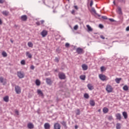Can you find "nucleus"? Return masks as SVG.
I'll return each instance as SVG.
<instances>
[{
    "label": "nucleus",
    "mask_w": 129,
    "mask_h": 129,
    "mask_svg": "<svg viewBox=\"0 0 129 129\" xmlns=\"http://www.w3.org/2000/svg\"><path fill=\"white\" fill-rule=\"evenodd\" d=\"M15 91H16V93H17V94H21V92L22 91L21 87H20L19 86H16L15 87Z\"/></svg>",
    "instance_id": "1"
},
{
    "label": "nucleus",
    "mask_w": 129,
    "mask_h": 129,
    "mask_svg": "<svg viewBox=\"0 0 129 129\" xmlns=\"http://www.w3.org/2000/svg\"><path fill=\"white\" fill-rule=\"evenodd\" d=\"M106 90L109 93L110 92H112V87H111V86H110V85H107Z\"/></svg>",
    "instance_id": "2"
},
{
    "label": "nucleus",
    "mask_w": 129,
    "mask_h": 129,
    "mask_svg": "<svg viewBox=\"0 0 129 129\" xmlns=\"http://www.w3.org/2000/svg\"><path fill=\"white\" fill-rule=\"evenodd\" d=\"M0 82L2 83L3 85H6L7 84V79H4V77H0Z\"/></svg>",
    "instance_id": "3"
},
{
    "label": "nucleus",
    "mask_w": 129,
    "mask_h": 129,
    "mask_svg": "<svg viewBox=\"0 0 129 129\" xmlns=\"http://www.w3.org/2000/svg\"><path fill=\"white\" fill-rule=\"evenodd\" d=\"M17 76L19 77V78L22 79L25 77V75L23 73H22L21 72H18Z\"/></svg>",
    "instance_id": "4"
},
{
    "label": "nucleus",
    "mask_w": 129,
    "mask_h": 129,
    "mask_svg": "<svg viewBox=\"0 0 129 129\" xmlns=\"http://www.w3.org/2000/svg\"><path fill=\"white\" fill-rule=\"evenodd\" d=\"M99 78L102 80V81H105V80H106V76L103 74L99 75Z\"/></svg>",
    "instance_id": "5"
},
{
    "label": "nucleus",
    "mask_w": 129,
    "mask_h": 129,
    "mask_svg": "<svg viewBox=\"0 0 129 129\" xmlns=\"http://www.w3.org/2000/svg\"><path fill=\"white\" fill-rule=\"evenodd\" d=\"M58 76L60 79H65V78H66L65 74L63 73H59L58 74Z\"/></svg>",
    "instance_id": "6"
},
{
    "label": "nucleus",
    "mask_w": 129,
    "mask_h": 129,
    "mask_svg": "<svg viewBox=\"0 0 129 129\" xmlns=\"http://www.w3.org/2000/svg\"><path fill=\"white\" fill-rule=\"evenodd\" d=\"M116 12L120 16H121L122 15V11H121V8L119 7L117 8V9L116 10Z\"/></svg>",
    "instance_id": "7"
},
{
    "label": "nucleus",
    "mask_w": 129,
    "mask_h": 129,
    "mask_svg": "<svg viewBox=\"0 0 129 129\" xmlns=\"http://www.w3.org/2000/svg\"><path fill=\"white\" fill-rule=\"evenodd\" d=\"M54 129H60L61 125H60V124H59L58 123H56L54 125Z\"/></svg>",
    "instance_id": "8"
},
{
    "label": "nucleus",
    "mask_w": 129,
    "mask_h": 129,
    "mask_svg": "<svg viewBox=\"0 0 129 129\" xmlns=\"http://www.w3.org/2000/svg\"><path fill=\"white\" fill-rule=\"evenodd\" d=\"M47 34L48 32L46 30H43L41 33V35L43 38L45 37Z\"/></svg>",
    "instance_id": "9"
},
{
    "label": "nucleus",
    "mask_w": 129,
    "mask_h": 129,
    "mask_svg": "<svg viewBox=\"0 0 129 129\" xmlns=\"http://www.w3.org/2000/svg\"><path fill=\"white\" fill-rule=\"evenodd\" d=\"M21 19L22 21L26 22V21H27V20L28 19V17H27L26 15H23L21 16Z\"/></svg>",
    "instance_id": "10"
},
{
    "label": "nucleus",
    "mask_w": 129,
    "mask_h": 129,
    "mask_svg": "<svg viewBox=\"0 0 129 129\" xmlns=\"http://www.w3.org/2000/svg\"><path fill=\"white\" fill-rule=\"evenodd\" d=\"M82 52H83V49H82V48L79 47L77 49V52L78 54H82Z\"/></svg>",
    "instance_id": "11"
},
{
    "label": "nucleus",
    "mask_w": 129,
    "mask_h": 129,
    "mask_svg": "<svg viewBox=\"0 0 129 129\" xmlns=\"http://www.w3.org/2000/svg\"><path fill=\"white\" fill-rule=\"evenodd\" d=\"M37 93L38 95H40V96H44V94H43V92H42L41 90L40 89L37 90Z\"/></svg>",
    "instance_id": "12"
},
{
    "label": "nucleus",
    "mask_w": 129,
    "mask_h": 129,
    "mask_svg": "<svg viewBox=\"0 0 129 129\" xmlns=\"http://www.w3.org/2000/svg\"><path fill=\"white\" fill-rule=\"evenodd\" d=\"M82 68L83 69V70L86 71L87 69H88V67L87 65L84 64L82 66Z\"/></svg>",
    "instance_id": "13"
},
{
    "label": "nucleus",
    "mask_w": 129,
    "mask_h": 129,
    "mask_svg": "<svg viewBox=\"0 0 129 129\" xmlns=\"http://www.w3.org/2000/svg\"><path fill=\"white\" fill-rule=\"evenodd\" d=\"M115 116H116V118L117 119H118L119 120H120V119H121V115H120V113L116 114Z\"/></svg>",
    "instance_id": "14"
},
{
    "label": "nucleus",
    "mask_w": 129,
    "mask_h": 129,
    "mask_svg": "<svg viewBox=\"0 0 129 129\" xmlns=\"http://www.w3.org/2000/svg\"><path fill=\"white\" fill-rule=\"evenodd\" d=\"M28 128H34V124L32 123H29L27 125Z\"/></svg>",
    "instance_id": "15"
},
{
    "label": "nucleus",
    "mask_w": 129,
    "mask_h": 129,
    "mask_svg": "<svg viewBox=\"0 0 129 129\" xmlns=\"http://www.w3.org/2000/svg\"><path fill=\"white\" fill-rule=\"evenodd\" d=\"M46 83L48 84L49 85H51L52 84V81L50 79H46Z\"/></svg>",
    "instance_id": "16"
},
{
    "label": "nucleus",
    "mask_w": 129,
    "mask_h": 129,
    "mask_svg": "<svg viewBox=\"0 0 129 129\" xmlns=\"http://www.w3.org/2000/svg\"><path fill=\"white\" fill-rule=\"evenodd\" d=\"M122 115L124 117V118H125V119H126V118H127V113H126V112H123Z\"/></svg>",
    "instance_id": "17"
},
{
    "label": "nucleus",
    "mask_w": 129,
    "mask_h": 129,
    "mask_svg": "<svg viewBox=\"0 0 129 129\" xmlns=\"http://www.w3.org/2000/svg\"><path fill=\"white\" fill-rule=\"evenodd\" d=\"M44 128L45 129L50 128V124H49V123H45L44 124Z\"/></svg>",
    "instance_id": "18"
},
{
    "label": "nucleus",
    "mask_w": 129,
    "mask_h": 129,
    "mask_svg": "<svg viewBox=\"0 0 129 129\" xmlns=\"http://www.w3.org/2000/svg\"><path fill=\"white\" fill-rule=\"evenodd\" d=\"M87 87L89 90H93V86L91 84H89L87 85Z\"/></svg>",
    "instance_id": "19"
},
{
    "label": "nucleus",
    "mask_w": 129,
    "mask_h": 129,
    "mask_svg": "<svg viewBox=\"0 0 129 129\" xmlns=\"http://www.w3.org/2000/svg\"><path fill=\"white\" fill-rule=\"evenodd\" d=\"M120 80H121V78H117L115 79V81L117 84H119Z\"/></svg>",
    "instance_id": "20"
},
{
    "label": "nucleus",
    "mask_w": 129,
    "mask_h": 129,
    "mask_svg": "<svg viewBox=\"0 0 129 129\" xmlns=\"http://www.w3.org/2000/svg\"><path fill=\"white\" fill-rule=\"evenodd\" d=\"M103 112H104V113H107V112H108V108L106 107L103 108Z\"/></svg>",
    "instance_id": "21"
},
{
    "label": "nucleus",
    "mask_w": 129,
    "mask_h": 129,
    "mask_svg": "<svg viewBox=\"0 0 129 129\" xmlns=\"http://www.w3.org/2000/svg\"><path fill=\"white\" fill-rule=\"evenodd\" d=\"M2 14L3 15H4V16H8L9 15V11H4L3 12H2Z\"/></svg>",
    "instance_id": "22"
},
{
    "label": "nucleus",
    "mask_w": 129,
    "mask_h": 129,
    "mask_svg": "<svg viewBox=\"0 0 129 129\" xmlns=\"http://www.w3.org/2000/svg\"><path fill=\"white\" fill-rule=\"evenodd\" d=\"M26 56H27V57H28V58H32V54L31 53H30V52L29 51H27L26 52Z\"/></svg>",
    "instance_id": "23"
},
{
    "label": "nucleus",
    "mask_w": 129,
    "mask_h": 129,
    "mask_svg": "<svg viewBox=\"0 0 129 129\" xmlns=\"http://www.w3.org/2000/svg\"><path fill=\"white\" fill-rule=\"evenodd\" d=\"M90 104L91 106H94L95 105V102L93 100H91L90 101Z\"/></svg>",
    "instance_id": "24"
},
{
    "label": "nucleus",
    "mask_w": 129,
    "mask_h": 129,
    "mask_svg": "<svg viewBox=\"0 0 129 129\" xmlns=\"http://www.w3.org/2000/svg\"><path fill=\"white\" fill-rule=\"evenodd\" d=\"M4 100L5 102H9V96H6L4 98Z\"/></svg>",
    "instance_id": "25"
},
{
    "label": "nucleus",
    "mask_w": 129,
    "mask_h": 129,
    "mask_svg": "<svg viewBox=\"0 0 129 129\" xmlns=\"http://www.w3.org/2000/svg\"><path fill=\"white\" fill-rule=\"evenodd\" d=\"M28 47H29L30 48H33V43H32V42H29L28 43Z\"/></svg>",
    "instance_id": "26"
},
{
    "label": "nucleus",
    "mask_w": 129,
    "mask_h": 129,
    "mask_svg": "<svg viewBox=\"0 0 129 129\" xmlns=\"http://www.w3.org/2000/svg\"><path fill=\"white\" fill-rule=\"evenodd\" d=\"M123 89L125 91H127V90H128V87L127 86H126V85H125V86H123Z\"/></svg>",
    "instance_id": "27"
},
{
    "label": "nucleus",
    "mask_w": 129,
    "mask_h": 129,
    "mask_svg": "<svg viewBox=\"0 0 129 129\" xmlns=\"http://www.w3.org/2000/svg\"><path fill=\"white\" fill-rule=\"evenodd\" d=\"M35 83H36V85H37V86H39L40 85V84H41V83L40 82V80H36Z\"/></svg>",
    "instance_id": "28"
},
{
    "label": "nucleus",
    "mask_w": 129,
    "mask_h": 129,
    "mask_svg": "<svg viewBox=\"0 0 129 129\" xmlns=\"http://www.w3.org/2000/svg\"><path fill=\"white\" fill-rule=\"evenodd\" d=\"M80 79H81V80H85V78H86L85 75L80 76Z\"/></svg>",
    "instance_id": "29"
},
{
    "label": "nucleus",
    "mask_w": 129,
    "mask_h": 129,
    "mask_svg": "<svg viewBox=\"0 0 129 129\" xmlns=\"http://www.w3.org/2000/svg\"><path fill=\"white\" fill-rule=\"evenodd\" d=\"M84 97L87 99H88V98H89V95H88L87 93H85L84 95Z\"/></svg>",
    "instance_id": "30"
},
{
    "label": "nucleus",
    "mask_w": 129,
    "mask_h": 129,
    "mask_svg": "<svg viewBox=\"0 0 129 129\" xmlns=\"http://www.w3.org/2000/svg\"><path fill=\"white\" fill-rule=\"evenodd\" d=\"M2 55L3 56V57H7L8 56V54H7V52H6V51H3Z\"/></svg>",
    "instance_id": "31"
},
{
    "label": "nucleus",
    "mask_w": 129,
    "mask_h": 129,
    "mask_svg": "<svg viewBox=\"0 0 129 129\" xmlns=\"http://www.w3.org/2000/svg\"><path fill=\"white\" fill-rule=\"evenodd\" d=\"M116 129H120V123H117L116 126Z\"/></svg>",
    "instance_id": "32"
},
{
    "label": "nucleus",
    "mask_w": 129,
    "mask_h": 129,
    "mask_svg": "<svg viewBox=\"0 0 129 129\" xmlns=\"http://www.w3.org/2000/svg\"><path fill=\"white\" fill-rule=\"evenodd\" d=\"M87 28L88 29V30L90 31V32H91V31H92V28H91V27H90V26L87 25Z\"/></svg>",
    "instance_id": "33"
},
{
    "label": "nucleus",
    "mask_w": 129,
    "mask_h": 129,
    "mask_svg": "<svg viewBox=\"0 0 129 129\" xmlns=\"http://www.w3.org/2000/svg\"><path fill=\"white\" fill-rule=\"evenodd\" d=\"M91 11L93 12V13H94L95 15H97V13H96V11H95V9L94 8H92Z\"/></svg>",
    "instance_id": "34"
},
{
    "label": "nucleus",
    "mask_w": 129,
    "mask_h": 129,
    "mask_svg": "<svg viewBox=\"0 0 129 129\" xmlns=\"http://www.w3.org/2000/svg\"><path fill=\"white\" fill-rule=\"evenodd\" d=\"M76 114L77 115H79L80 114V110L79 109L76 110Z\"/></svg>",
    "instance_id": "35"
},
{
    "label": "nucleus",
    "mask_w": 129,
    "mask_h": 129,
    "mask_svg": "<svg viewBox=\"0 0 129 129\" xmlns=\"http://www.w3.org/2000/svg\"><path fill=\"white\" fill-rule=\"evenodd\" d=\"M21 63L22 65H25L26 64V61H25V60H22L21 61Z\"/></svg>",
    "instance_id": "36"
},
{
    "label": "nucleus",
    "mask_w": 129,
    "mask_h": 129,
    "mask_svg": "<svg viewBox=\"0 0 129 129\" xmlns=\"http://www.w3.org/2000/svg\"><path fill=\"white\" fill-rule=\"evenodd\" d=\"M113 118L112 117V116H109L108 118V119L109 120H112Z\"/></svg>",
    "instance_id": "37"
},
{
    "label": "nucleus",
    "mask_w": 129,
    "mask_h": 129,
    "mask_svg": "<svg viewBox=\"0 0 129 129\" xmlns=\"http://www.w3.org/2000/svg\"><path fill=\"white\" fill-rule=\"evenodd\" d=\"M100 38H101V39H102L103 40H104V39H105V37H104V36L101 35L100 36Z\"/></svg>",
    "instance_id": "38"
},
{
    "label": "nucleus",
    "mask_w": 129,
    "mask_h": 129,
    "mask_svg": "<svg viewBox=\"0 0 129 129\" xmlns=\"http://www.w3.org/2000/svg\"><path fill=\"white\" fill-rule=\"evenodd\" d=\"M74 30H76L78 29V25H76L74 27Z\"/></svg>",
    "instance_id": "39"
},
{
    "label": "nucleus",
    "mask_w": 129,
    "mask_h": 129,
    "mask_svg": "<svg viewBox=\"0 0 129 129\" xmlns=\"http://www.w3.org/2000/svg\"><path fill=\"white\" fill-rule=\"evenodd\" d=\"M65 46L67 48H68V47H69V46H70V44L69 43H66Z\"/></svg>",
    "instance_id": "40"
},
{
    "label": "nucleus",
    "mask_w": 129,
    "mask_h": 129,
    "mask_svg": "<svg viewBox=\"0 0 129 129\" xmlns=\"http://www.w3.org/2000/svg\"><path fill=\"white\" fill-rule=\"evenodd\" d=\"M102 19H103V20H107V17L106 16H102Z\"/></svg>",
    "instance_id": "41"
},
{
    "label": "nucleus",
    "mask_w": 129,
    "mask_h": 129,
    "mask_svg": "<svg viewBox=\"0 0 129 129\" xmlns=\"http://www.w3.org/2000/svg\"><path fill=\"white\" fill-rule=\"evenodd\" d=\"M54 61L55 62H59V59L58 58V57H55Z\"/></svg>",
    "instance_id": "42"
},
{
    "label": "nucleus",
    "mask_w": 129,
    "mask_h": 129,
    "mask_svg": "<svg viewBox=\"0 0 129 129\" xmlns=\"http://www.w3.org/2000/svg\"><path fill=\"white\" fill-rule=\"evenodd\" d=\"M90 7H92L93 6V1H91L90 4Z\"/></svg>",
    "instance_id": "43"
},
{
    "label": "nucleus",
    "mask_w": 129,
    "mask_h": 129,
    "mask_svg": "<svg viewBox=\"0 0 129 129\" xmlns=\"http://www.w3.org/2000/svg\"><path fill=\"white\" fill-rule=\"evenodd\" d=\"M99 27L100 29H102L103 28V25H102V24H99Z\"/></svg>",
    "instance_id": "44"
},
{
    "label": "nucleus",
    "mask_w": 129,
    "mask_h": 129,
    "mask_svg": "<svg viewBox=\"0 0 129 129\" xmlns=\"http://www.w3.org/2000/svg\"><path fill=\"white\" fill-rule=\"evenodd\" d=\"M101 71H104V67H101Z\"/></svg>",
    "instance_id": "45"
},
{
    "label": "nucleus",
    "mask_w": 129,
    "mask_h": 129,
    "mask_svg": "<svg viewBox=\"0 0 129 129\" xmlns=\"http://www.w3.org/2000/svg\"><path fill=\"white\" fill-rule=\"evenodd\" d=\"M36 25L37 26H40L41 25V24L40 23V22L38 21L36 23Z\"/></svg>",
    "instance_id": "46"
},
{
    "label": "nucleus",
    "mask_w": 129,
    "mask_h": 129,
    "mask_svg": "<svg viewBox=\"0 0 129 129\" xmlns=\"http://www.w3.org/2000/svg\"><path fill=\"white\" fill-rule=\"evenodd\" d=\"M30 68L32 70H34V69H35V67L34 66H31Z\"/></svg>",
    "instance_id": "47"
},
{
    "label": "nucleus",
    "mask_w": 129,
    "mask_h": 129,
    "mask_svg": "<svg viewBox=\"0 0 129 129\" xmlns=\"http://www.w3.org/2000/svg\"><path fill=\"white\" fill-rule=\"evenodd\" d=\"M40 23H41V25H43L44 24V23H45V21L41 20Z\"/></svg>",
    "instance_id": "48"
},
{
    "label": "nucleus",
    "mask_w": 129,
    "mask_h": 129,
    "mask_svg": "<svg viewBox=\"0 0 129 129\" xmlns=\"http://www.w3.org/2000/svg\"><path fill=\"white\" fill-rule=\"evenodd\" d=\"M5 3V0H0V4H4Z\"/></svg>",
    "instance_id": "49"
},
{
    "label": "nucleus",
    "mask_w": 129,
    "mask_h": 129,
    "mask_svg": "<svg viewBox=\"0 0 129 129\" xmlns=\"http://www.w3.org/2000/svg\"><path fill=\"white\" fill-rule=\"evenodd\" d=\"M109 20L110 21V22H114V20L113 19L110 18Z\"/></svg>",
    "instance_id": "50"
},
{
    "label": "nucleus",
    "mask_w": 129,
    "mask_h": 129,
    "mask_svg": "<svg viewBox=\"0 0 129 129\" xmlns=\"http://www.w3.org/2000/svg\"><path fill=\"white\" fill-rule=\"evenodd\" d=\"M15 113H16V114H17V115H19V111L16 110V111H15Z\"/></svg>",
    "instance_id": "51"
},
{
    "label": "nucleus",
    "mask_w": 129,
    "mask_h": 129,
    "mask_svg": "<svg viewBox=\"0 0 129 129\" xmlns=\"http://www.w3.org/2000/svg\"><path fill=\"white\" fill-rule=\"evenodd\" d=\"M120 3H124V0H119Z\"/></svg>",
    "instance_id": "52"
},
{
    "label": "nucleus",
    "mask_w": 129,
    "mask_h": 129,
    "mask_svg": "<svg viewBox=\"0 0 129 129\" xmlns=\"http://www.w3.org/2000/svg\"><path fill=\"white\" fill-rule=\"evenodd\" d=\"M74 8L76 10H78V7H77V6H75Z\"/></svg>",
    "instance_id": "53"
},
{
    "label": "nucleus",
    "mask_w": 129,
    "mask_h": 129,
    "mask_svg": "<svg viewBox=\"0 0 129 129\" xmlns=\"http://www.w3.org/2000/svg\"><path fill=\"white\" fill-rule=\"evenodd\" d=\"M3 24V21H2V19H0V25Z\"/></svg>",
    "instance_id": "54"
},
{
    "label": "nucleus",
    "mask_w": 129,
    "mask_h": 129,
    "mask_svg": "<svg viewBox=\"0 0 129 129\" xmlns=\"http://www.w3.org/2000/svg\"><path fill=\"white\" fill-rule=\"evenodd\" d=\"M126 31H129V26L126 27Z\"/></svg>",
    "instance_id": "55"
},
{
    "label": "nucleus",
    "mask_w": 129,
    "mask_h": 129,
    "mask_svg": "<svg viewBox=\"0 0 129 129\" xmlns=\"http://www.w3.org/2000/svg\"><path fill=\"white\" fill-rule=\"evenodd\" d=\"M74 13H75V11L74 10H73L72 11V14H74Z\"/></svg>",
    "instance_id": "56"
},
{
    "label": "nucleus",
    "mask_w": 129,
    "mask_h": 129,
    "mask_svg": "<svg viewBox=\"0 0 129 129\" xmlns=\"http://www.w3.org/2000/svg\"><path fill=\"white\" fill-rule=\"evenodd\" d=\"M75 128H76V129L78 128V126L75 125Z\"/></svg>",
    "instance_id": "57"
},
{
    "label": "nucleus",
    "mask_w": 129,
    "mask_h": 129,
    "mask_svg": "<svg viewBox=\"0 0 129 129\" xmlns=\"http://www.w3.org/2000/svg\"><path fill=\"white\" fill-rule=\"evenodd\" d=\"M113 4L114 5H115V1H113Z\"/></svg>",
    "instance_id": "58"
},
{
    "label": "nucleus",
    "mask_w": 129,
    "mask_h": 129,
    "mask_svg": "<svg viewBox=\"0 0 129 129\" xmlns=\"http://www.w3.org/2000/svg\"><path fill=\"white\" fill-rule=\"evenodd\" d=\"M62 124H63V125H65V122H62Z\"/></svg>",
    "instance_id": "59"
},
{
    "label": "nucleus",
    "mask_w": 129,
    "mask_h": 129,
    "mask_svg": "<svg viewBox=\"0 0 129 129\" xmlns=\"http://www.w3.org/2000/svg\"><path fill=\"white\" fill-rule=\"evenodd\" d=\"M96 15H97V16H99V17H100V15L99 14H98L97 13V14H96Z\"/></svg>",
    "instance_id": "60"
},
{
    "label": "nucleus",
    "mask_w": 129,
    "mask_h": 129,
    "mask_svg": "<svg viewBox=\"0 0 129 129\" xmlns=\"http://www.w3.org/2000/svg\"><path fill=\"white\" fill-rule=\"evenodd\" d=\"M11 42L12 43H14V41H13V40H11Z\"/></svg>",
    "instance_id": "61"
},
{
    "label": "nucleus",
    "mask_w": 129,
    "mask_h": 129,
    "mask_svg": "<svg viewBox=\"0 0 129 129\" xmlns=\"http://www.w3.org/2000/svg\"><path fill=\"white\" fill-rule=\"evenodd\" d=\"M55 72H57V70H55Z\"/></svg>",
    "instance_id": "62"
},
{
    "label": "nucleus",
    "mask_w": 129,
    "mask_h": 129,
    "mask_svg": "<svg viewBox=\"0 0 129 129\" xmlns=\"http://www.w3.org/2000/svg\"><path fill=\"white\" fill-rule=\"evenodd\" d=\"M53 13H55V11H53Z\"/></svg>",
    "instance_id": "63"
},
{
    "label": "nucleus",
    "mask_w": 129,
    "mask_h": 129,
    "mask_svg": "<svg viewBox=\"0 0 129 129\" xmlns=\"http://www.w3.org/2000/svg\"><path fill=\"white\" fill-rule=\"evenodd\" d=\"M114 42H115V41H113V43H114Z\"/></svg>",
    "instance_id": "64"
}]
</instances>
